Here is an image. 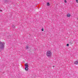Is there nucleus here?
Here are the masks:
<instances>
[{"label": "nucleus", "instance_id": "1", "mask_svg": "<svg viewBox=\"0 0 78 78\" xmlns=\"http://www.w3.org/2000/svg\"><path fill=\"white\" fill-rule=\"evenodd\" d=\"M46 55L48 58H51L52 56V51L51 50H48L47 51Z\"/></svg>", "mask_w": 78, "mask_h": 78}, {"label": "nucleus", "instance_id": "2", "mask_svg": "<svg viewBox=\"0 0 78 78\" xmlns=\"http://www.w3.org/2000/svg\"><path fill=\"white\" fill-rule=\"evenodd\" d=\"M5 48V43L3 42H0V50H3Z\"/></svg>", "mask_w": 78, "mask_h": 78}, {"label": "nucleus", "instance_id": "3", "mask_svg": "<svg viewBox=\"0 0 78 78\" xmlns=\"http://www.w3.org/2000/svg\"><path fill=\"white\" fill-rule=\"evenodd\" d=\"M74 64H75L76 65H78V61H76L74 62Z\"/></svg>", "mask_w": 78, "mask_h": 78}, {"label": "nucleus", "instance_id": "4", "mask_svg": "<svg viewBox=\"0 0 78 78\" xmlns=\"http://www.w3.org/2000/svg\"><path fill=\"white\" fill-rule=\"evenodd\" d=\"M25 66L26 67H28V64L25 63Z\"/></svg>", "mask_w": 78, "mask_h": 78}, {"label": "nucleus", "instance_id": "5", "mask_svg": "<svg viewBox=\"0 0 78 78\" xmlns=\"http://www.w3.org/2000/svg\"><path fill=\"white\" fill-rule=\"evenodd\" d=\"M25 70H28V67H25Z\"/></svg>", "mask_w": 78, "mask_h": 78}, {"label": "nucleus", "instance_id": "6", "mask_svg": "<svg viewBox=\"0 0 78 78\" xmlns=\"http://www.w3.org/2000/svg\"><path fill=\"white\" fill-rule=\"evenodd\" d=\"M67 17H69L70 16V14H68L67 15Z\"/></svg>", "mask_w": 78, "mask_h": 78}, {"label": "nucleus", "instance_id": "7", "mask_svg": "<svg viewBox=\"0 0 78 78\" xmlns=\"http://www.w3.org/2000/svg\"><path fill=\"white\" fill-rule=\"evenodd\" d=\"M47 5L48 6H50V3H49V2H47Z\"/></svg>", "mask_w": 78, "mask_h": 78}, {"label": "nucleus", "instance_id": "8", "mask_svg": "<svg viewBox=\"0 0 78 78\" xmlns=\"http://www.w3.org/2000/svg\"><path fill=\"white\" fill-rule=\"evenodd\" d=\"M66 46H67V47H69V44H67V45H66Z\"/></svg>", "mask_w": 78, "mask_h": 78}, {"label": "nucleus", "instance_id": "9", "mask_svg": "<svg viewBox=\"0 0 78 78\" xmlns=\"http://www.w3.org/2000/svg\"><path fill=\"white\" fill-rule=\"evenodd\" d=\"M64 2L65 3H67V1H66V0H64Z\"/></svg>", "mask_w": 78, "mask_h": 78}, {"label": "nucleus", "instance_id": "10", "mask_svg": "<svg viewBox=\"0 0 78 78\" xmlns=\"http://www.w3.org/2000/svg\"><path fill=\"white\" fill-rule=\"evenodd\" d=\"M76 3H78V0H76Z\"/></svg>", "mask_w": 78, "mask_h": 78}, {"label": "nucleus", "instance_id": "11", "mask_svg": "<svg viewBox=\"0 0 78 78\" xmlns=\"http://www.w3.org/2000/svg\"><path fill=\"white\" fill-rule=\"evenodd\" d=\"M41 31H44V28H42L41 29Z\"/></svg>", "mask_w": 78, "mask_h": 78}, {"label": "nucleus", "instance_id": "12", "mask_svg": "<svg viewBox=\"0 0 78 78\" xmlns=\"http://www.w3.org/2000/svg\"><path fill=\"white\" fill-rule=\"evenodd\" d=\"M26 48L27 49L28 48V46H27L26 47Z\"/></svg>", "mask_w": 78, "mask_h": 78}, {"label": "nucleus", "instance_id": "13", "mask_svg": "<svg viewBox=\"0 0 78 78\" xmlns=\"http://www.w3.org/2000/svg\"><path fill=\"white\" fill-rule=\"evenodd\" d=\"M55 67L54 66H53V67Z\"/></svg>", "mask_w": 78, "mask_h": 78}, {"label": "nucleus", "instance_id": "14", "mask_svg": "<svg viewBox=\"0 0 78 78\" xmlns=\"http://www.w3.org/2000/svg\"><path fill=\"white\" fill-rule=\"evenodd\" d=\"M77 19H78V17L77 18Z\"/></svg>", "mask_w": 78, "mask_h": 78}, {"label": "nucleus", "instance_id": "15", "mask_svg": "<svg viewBox=\"0 0 78 78\" xmlns=\"http://www.w3.org/2000/svg\"><path fill=\"white\" fill-rule=\"evenodd\" d=\"M1 11H2V10H1Z\"/></svg>", "mask_w": 78, "mask_h": 78}]
</instances>
